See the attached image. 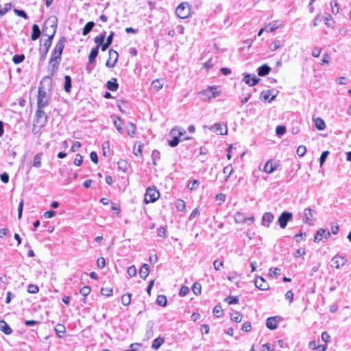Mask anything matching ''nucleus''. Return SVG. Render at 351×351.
<instances>
[{"label": "nucleus", "instance_id": "f257e3e1", "mask_svg": "<svg viewBox=\"0 0 351 351\" xmlns=\"http://www.w3.org/2000/svg\"><path fill=\"white\" fill-rule=\"evenodd\" d=\"M50 24V31L49 33H46L45 34L48 36V38L45 41L43 45L40 48V60L43 61L45 60L47 54L49 51V48L51 47L52 40L56 32L57 27V19L56 17L49 18L45 23L43 32L45 33L47 31L48 27L47 25Z\"/></svg>", "mask_w": 351, "mask_h": 351}, {"label": "nucleus", "instance_id": "f03ea898", "mask_svg": "<svg viewBox=\"0 0 351 351\" xmlns=\"http://www.w3.org/2000/svg\"><path fill=\"white\" fill-rule=\"evenodd\" d=\"M46 82H49V83L51 84V79L49 77H44L39 85L37 97L38 108H44L47 106L50 102V97L47 94L45 88L43 87V83Z\"/></svg>", "mask_w": 351, "mask_h": 351}, {"label": "nucleus", "instance_id": "7ed1b4c3", "mask_svg": "<svg viewBox=\"0 0 351 351\" xmlns=\"http://www.w3.org/2000/svg\"><path fill=\"white\" fill-rule=\"evenodd\" d=\"M47 121L48 116L46 112L43 110V108H38L35 114V119L32 129L33 132L34 133L36 132L35 130L37 127L39 128V130L43 128L46 125Z\"/></svg>", "mask_w": 351, "mask_h": 351}, {"label": "nucleus", "instance_id": "20e7f679", "mask_svg": "<svg viewBox=\"0 0 351 351\" xmlns=\"http://www.w3.org/2000/svg\"><path fill=\"white\" fill-rule=\"evenodd\" d=\"M198 95L202 100L208 101L212 99L219 96L220 91L217 90V88L215 86H211L199 91L198 93Z\"/></svg>", "mask_w": 351, "mask_h": 351}, {"label": "nucleus", "instance_id": "39448f33", "mask_svg": "<svg viewBox=\"0 0 351 351\" xmlns=\"http://www.w3.org/2000/svg\"><path fill=\"white\" fill-rule=\"evenodd\" d=\"M160 197L159 191L156 187H148L146 190L144 201L146 204L156 202Z\"/></svg>", "mask_w": 351, "mask_h": 351}, {"label": "nucleus", "instance_id": "423d86ee", "mask_svg": "<svg viewBox=\"0 0 351 351\" xmlns=\"http://www.w3.org/2000/svg\"><path fill=\"white\" fill-rule=\"evenodd\" d=\"M190 5L188 3H182L176 8L177 16L180 19H186L190 14Z\"/></svg>", "mask_w": 351, "mask_h": 351}, {"label": "nucleus", "instance_id": "0eeeda50", "mask_svg": "<svg viewBox=\"0 0 351 351\" xmlns=\"http://www.w3.org/2000/svg\"><path fill=\"white\" fill-rule=\"evenodd\" d=\"M293 217V214L290 212L285 211L279 216L278 222L281 228L284 229L286 228L288 221H291Z\"/></svg>", "mask_w": 351, "mask_h": 351}, {"label": "nucleus", "instance_id": "6e6552de", "mask_svg": "<svg viewBox=\"0 0 351 351\" xmlns=\"http://www.w3.org/2000/svg\"><path fill=\"white\" fill-rule=\"evenodd\" d=\"M66 42V38L64 36L62 37L56 45V47L53 50L51 56L61 57Z\"/></svg>", "mask_w": 351, "mask_h": 351}, {"label": "nucleus", "instance_id": "1a4fd4ad", "mask_svg": "<svg viewBox=\"0 0 351 351\" xmlns=\"http://www.w3.org/2000/svg\"><path fill=\"white\" fill-rule=\"evenodd\" d=\"M313 210H312L310 208H306L304 209L303 213V217H302V221L308 225L313 224V221L315 220L314 216H313Z\"/></svg>", "mask_w": 351, "mask_h": 351}, {"label": "nucleus", "instance_id": "9d476101", "mask_svg": "<svg viewBox=\"0 0 351 351\" xmlns=\"http://www.w3.org/2000/svg\"><path fill=\"white\" fill-rule=\"evenodd\" d=\"M109 58L106 61V66L108 68H113L118 59V53L114 49H110L108 51Z\"/></svg>", "mask_w": 351, "mask_h": 351}, {"label": "nucleus", "instance_id": "9b49d317", "mask_svg": "<svg viewBox=\"0 0 351 351\" xmlns=\"http://www.w3.org/2000/svg\"><path fill=\"white\" fill-rule=\"evenodd\" d=\"M347 261L348 260L345 256L341 255H336L331 260V266L337 269H339L341 267L343 266L346 263Z\"/></svg>", "mask_w": 351, "mask_h": 351}, {"label": "nucleus", "instance_id": "f8f14e48", "mask_svg": "<svg viewBox=\"0 0 351 351\" xmlns=\"http://www.w3.org/2000/svg\"><path fill=\"white\" fill-rule=\"evenodd\" d=\"M330 236V233L329 231L326 230L323 228H319L314 237V242L319 243L322 241V238L324 237L326 239H328Z\"/></svg>", "mask_w": 351, "mask_h": 351}, {"label": "nucleus", "instance_id": "ddd939ff", "mask_svg": "<svg viewBox=\"0 0 351 351\" xmlns=\"http://www.w3.org/2000/svg\"><path fill=\"white\" fill-rule=\"evenodd\" d=\"M254 285L258 289L265 291L269 289V285L265 279L261 276H258L254 281Z\"/></svg>", "mask_w": 351, "mask_h": 351}, {"label": "nucleus", "instance_id": "4468645a", "mask_svg": "<svg viewBox=\"0 0 351 351\" xmlns=\"http://www.w3.org/2000/svg\"><path fill=\"white\" fill-rule=\"evenodd\" d=\"M273 92H274L273 90H267L263 91L261 94V100L264 101H268V102H271V101H273L276 97V95L272 94Z\"/></svg>", "mask_w": 351, "mask_h": 351}, {"label": "nucleus", "instance_id": "2eb2a0df", "mask_svg": "<svg viewBox=\"0 0 351 351\" xmlns=\"http://www.w3.org/2000/svg\"><path fill=\"white\" fill-rule=\"evenodd\" d=\"M61 61V57L51 56L49 61V65L51 69L52 75L58 70V65Z\"/></svg>", "mask_w": 351, "mask_h": 351}, {"label": "nucleus", "instance_id": "dca6fc26", "mask_svg": "<svg viewBox=\"0 0 351 351\" xmlns=\"http://www.w3.org/2000/svg\"><path fill=\"white\" fill-rule=\"evenodd\" d=\"M274 215L270 212H267L264 213L262 217V225L267 228L270 226V223L274 220Z\"/></svg>", "mask_w": 351, "mask_h": 351}, {"label": "nucleus", "instance_id": "f3484780", "mask_svg": "<svg viewBox=\"0 0 351 351\" xmlns=\"http://www.w3.org/2000/svg\"><path fill=\"white\" fill-rule=\"evenodd\" d=\"M243 80L249 86H252L256 84L261 79L256 77L255 75L252 76L250 74H247L244 76Z\"/></svg>", "mask_w": 351, "mask_h": 351}, {"label": "nucleus", "instance_id": "a211bd4d", "mask_svg": "<svg viewBox=\"0 0 351 351\" xmlns=\"http://www.w3.org/2000/svg\"><path fill=\"white\" fill-rule=\"evenodd\" d=\"M277 167L278 165L274 163L272 160H269L265 163L263 168V171L267 173H271L275 170H276Z\"/></svg>", "mask_w": 351, "mask_h": 351}, {"label": "nucleus", "instance_id": "6ab92c4d", "mask_svg": "<svg viewBox=\"0 0 351 351\" xmlns=\"http://www.w3.org/2000/svg\"><path fill=\"white\" fill-rule=\"evenodd\" d=\"M224 130H225V134H226L228 132V130L226 126L224 128ZM210 130L217 133V134H223V128L222 127V125L219 123H215L213 125H212L210 128Z\"/></svg>", "mask_w": 351, "mask_h": 351}, {"label": "nucleus", "instance_id": "aec40b11", "mask_svg": "<svg viewBox=\"0 0 351 351\" xmlns=\"http://www.w3.org/2000/svg\"><path fill=\"white\" fill-rule=\"evenodd\" d=\"M43 152L36 154L32 161V166L36 168H40L41 167V161L43 158Z\"/></svg>", "mask_w": 351, "mask_h": 351}, {"label": "nucleus", "instance_id": "412c9836", "mask_svg": "<svg viewBox=\"0 0 351 351\" xmlns=\"http://www.w3.org/2000/svg\"><path fill=\"white\" fill-rule=\"evenodd\" d=\"M149 274V267L147 264L144 263L139 271V275L141 278L146 279Z\"/></svg>", "mask_w": 351, "mask_h": 351}, {"label": "nucleus", "instance_id": "4be33fe9", "mask_svg": "<svg viewBox=\"0 0 351 351\" xmlns=\"http://www.w3.org/2000/svg\"><path fill=\"white\" fill-rule=\"evenodd\" d=\"M99 53V46L93 47L88 55V62L93 64Z\"/></svg>", "mask_w": 351, "mask_h": 351}, {"label": "nucleus", "instance_id": "5701e85b", "mask_svg": "<svg viewBox=\"0 0 351 351\" xmlns=\"http://www.w3.org/2000/svg\"><path fill=\"white\" fill-rule=\"evenodd\" d=\"M277 317H271L267 319L266 326L270 330H274L277 328Z\"/></svg>", "mask_w": 351, "mask_h": 351}, {"label": "nucleus", "instance_id": "b1692460", "mask_svg": "<svg viewBox=\"0 0 351 351\" xmlns=\"http://www.w3.org/2000/svg\"><path fill=\"white\" fill-rule=\"evenodd\" d=\"M114 35V33L113 32H111L110 34L108 36L106 43L102 44L101 47L102 51H105L112 44Z\"/></svg>", "mask_w": 351, "mask_h": 351}, {"label": "nucleus", "instance_id": "393cba45", "mask_svg": "<svg viewBox=\"0 0 351 351\" xmlns=\"http://www.w3.org/2000/svg\"><path fill=\"white\" fill-rule=\"evenodd\" d=\"M0 330L5 335H10L12 332V328L3 320L0 321Z\"/></svg>", "mask_w": 351, "mask_h": 351}, {"label": "nucleus", "instance_id": "a878e982", "mask_svg": "<svg viewBox=\"0 0 351 351\" xmlns=\"http://www.w3.org/2000/svg\"><path fill=\"white\" fill-rule=\"evenodd\" d=\"M55 332L56 335L60 337H63L64 335L66 332V328L63 324H58L55 326Z\"/></svg>", "mask_w": 351, "mask_h": 351}, {"label": "nucleus", "instance_id": "bb28decb", "mask_svg": "<svg viewBox=\"0 0 351 351\" xmlns=\"http://www.w3.org/2000/svg\"><path fill=\"white\" fill-rule=\"evenodd\" d=\"M164 342L165 338L162 337H158L153 341L152 348L154 350H158L164 343Z\"/></svg>", "mask_w": 351, "mask_h": 351}, {"label": "nucleus", "instance_id": "cd10ccee", "mask_svg": "<svg viewBox=\"0 0 351 351\" xmlns=\"http://www.w3.org/2000/svg\"><path fill=\"white\" fill-rule=\"evenodd\" d=\"M40 30L39 27L36 24L33 25L32 33L31 35L32 40H36L40 37Z\"/></svg>", "mask_w": 351, "mask_h": 351}, {"label": "nucleus", "instance_id": "c85d7f7f", "mask_svg": "<svg viewBox=\"0 0 351 351\" xmlns=\"http://www.w3.org/2000/svg\"><path fill=\"white\" fill-rule=\"evenodd\" d=\"M106 86L108 89L111 91H115L119 88V84L117 82V79L115 78L112 79V80L108 81Z\"/></svg>", "mask_w": 351, "mask_h": 351}, {"label": "nucleus", "instance_id": "c756f323", "mask_svg": "<svg viewBox=\"0 0 351 351\" xmlns=\"http://www.w3.org/2000/svg\"><path fill=\"white\" fill-rule=\"evenodd\" d=\"M114 119V125L116 127L118 132L121 134L123 132V129L122 128V121L119 117L113 116L112 117Z\"/></svg>", "mask_w": 351, "mask_h": 351}, {"label": "nucleus", "instance_id": "7c9ffc66", "mask_svg": "<svg viewBox=\"0 0 351 351\" xmlns=\"http://www.w3.org/2000/svg\"><path fill=\"white\" fill-rule=\"evenodd\" d=\"M172 136L173 137V139L169 141V145L172 147L177 146L178 144L179 143V142L181 141L182 140H188V139L191 138L190 137H186V138H184L183 139H182V138H180L177 135H172Z\"/></svg>", "mask_w": 351, "mask_h": 351}, {"label": "nucleus", "instance_id": "2f4dec72", "mask_svg": "<svg viewBox=\"0 0 351 351\" xmlns=\"http://www.w3.org/2000/svg\"><path fill=\"white\" fill-rule=\"evenodd\" d=\"M314 122H315V128L318 130H324L325 129L326 123L322 119L317 117L314 119Z\"/></svg>", "mask_w": 351, "mask_h": 351}, {"label": "nucleus", "instance_id": "473e14b6", "mask_svg": "<svg viewBox=\"0 0 351 351\" xmlns=\"http://www.w3.org/2000/svg\"><path fill=\"white\" fill-rule=\"evenodd\" d=\"M271 70V68L267 65L263 64L258 69V74L260 76H265L267 75Z\"/></svg>", "mask_w": 351, "mask_h": 351}, {"label": "nucleus", "instance_id": "72a5a7b5", "mask_svg": "<svg viewBox=\"0 0 351 351\" xmlns=\"http://www.w3.org/2000/svg\"><path fill=\"white\" fill-rule=\"evenodd\" d=\"M95 26V23L93 21H89L88 22L85 26L83 28V30H82V34L84 36H86L88 34H89L90 32V31L93 29V28Z\"/></svg>", "mask_w": 351, "mask_h": 351}, {"label": "nucleus", "instance_id": "f704fd0d", "mask_svg": "<svg viewBox=\"0 0 351 351\" xmlns=\"http://www.w3.org/2000/svg\"><path fill=\"white\" fill-rule=\"evenodd\" d=\"M105 38H106V32H102L99 35L95 37L94 41L95 43L97 44V46H99V48L100 47V46L101 47L102 44H104Z\"/></svg>", "mask_w": 351, "mask_h": 351}, {"label": "nucleus", "instance_id": "c9c22d12", "mask_svg": "<svg viewBox=\"0 0 351 351\" xmlns=\"http://www.w3.org/2000/svg\"><path fill=\"white\" fill-rule=\"evenodd\" d=\"M234 221L237 223L246 222V217H244L243 214L240 212H237L234 216Z\"/></svg>", "mask_w": 351, "mask_h": 351}, {"label": "nucleus", "instance_id": "e433bc0d", "mask_svg": "<svg viewBox=\"0 0 351 351\" xmlns=\"http://www.w3.org/2000/svg\"><path fill=\"white\" fill-rule=\"evenodd\" d=\"M64 90L66 93H70L71 89V78L69 75H66L64 77Z\"/></svg>", "mask_w": 351, "mask_h": 351}, {"label": "nucleus", "instance_id": "4c0bfd02", "mask_svg": "<svg viewBox=\"0 0 351 351\" xmlns=\"http://www.w3.org/2000/svg\"><path fill=\"white\" fill-rule=\"evenodd\" d=\"M127 132L129 136L133 137L134 134L136 133V127L134 124L132 122H129L127 125Z\"/></svg>", "mask_w": 351, "mask_h": 351}, {"label": "nucleus", "instance_id": "58836bf2", "mask_svg": "<svg viewBox=\"0 0 351 351\" xmlns=\"http://www.w3.org/2000/svg\"><path fill=\"white\" fill-rule=\"evenodd\" d=\"M167 300L165 295H159L156 299V303L161 306H165L167 305Z\"/></svg>", "mask_w": 351, "mask_h": 351}, {"label": "nucleus", "instance_id": "ea45409f", "mask_svg": "<svg viewBox=\"0 0 351 351\" xmlns=\"http://www.w3.org/2000/svg\"><path fill=\"white\" fill-rule=\"evenodd\" d=\"M160 153L159 151L154 149L152 153V163L154 165H157V162L160 159Z\"/></svg>", "mask_w": 351, "mask_h": 351}, {"label": "nucleus", "instance_id": "a19ab883", "mask_svg": "<svg viewBox=\"0 0 351 351\" xmlns=\"http://www.w3.org/2000/svg\"><path fill=\"white\" fill-rule=\"evenodd\" d=\"M131 293H125L121 297V303L124 306H128L131 302Z\"/></svg>", "mask_w": 351, "mask_h": 351}, {"label": "nucleus", "instance_id": "79ce46f5", "mask_svg": "<svg viewBox=\"0 0 351 351\" xmlns=\"http://www.w3.org/2000/svg\"><path fill=\"white\" fill-rule=\"evenodd\" d=\"M193 292L195 295H199L201 294L202 285L199 282H195L192 287Z\"/></svg>", "mask_w": 351, "mask_h": 351}, {"label": "nucleus", "instance_id": "37998d69", "mask_svg": "<svg viewBox=\"0 0 351 351\" xmlns=\"http://www.w3.org/2000/svg\"><path fill=\"white\" fill-rule=\"evenodd\" d=\"M25 60L24 54H16L12 57V61L15 64L21 63Z\"/></svg>", "mask_w": 351, "mask_h": 351}, {"label": "nucleus", "instance_id": "c03bdc74", "mask_svg": "<svg viewBox=\"0 0 351 351\" xmlns=\"http://www.w3.org/2000/svg\"><path fill=\"white\" fill-rule=\"evenodd\" d=\"M186 133L185 130H180L179 128H173L171 130V135H177L180 138Z\"/></svg>", "mask_w": 351, "mask_h": 351}, {"label": "nucleus", "instance_id": "a18cd8bd", "mask_svg": "<svg viewBox=\"0 0 351 351\" xmlns=\"http://www.w3.org/2000/svg\"><path fill=\"white\" fill-rule=\"evenodd\" d=\"M281 47V44H280V40H275L274 42H272L270 45H269V49L271 51H274L276 50H277L278 49H279L280 47Z\"/></svg>", "mask_w": 351, "mask_h": 351}, {"label": "nucleus", "instance_id": "49530a36", "mask_svg": "<svg viewBox=\"0 0 351 351\" xmlns=\"http://www.w3.org/2000/svg\"><path fill=\"white\" fill-rule=\"evenodd\" d=\"M243 316L239 312H235L231 315V319L237 323L241 322Z\"/></svg>", "mask_w": 351, "mask_h": 351}, {"label": "nucleus", "instance_id": "de8ad7c7", "mask_svg": "<svg viewBox=\"0 0 351 351\" xmlns=\"http://www.w3.org/2000/svg\"><path fill=\"white\" fill-rule=\"evenodd\" d=\"M152 87L157 91L160 90L163 87V84L160 82V80H155L152 83Z\"/></svg>", "mask_w": 351, "mask_h": 351}, {"label": "nucleus", "instance_id": "09e8293b", "mask_svg": "<svg viewBox=\"0 0 351 351\" xmlns=\"http://www.w3.org/2000/svg\"><path fill=\"white\" fill-rule=\"evenodd\" d=\"M199 181L197 180H193L191 182H189L188 185H187V188L190 190V191H193V190H195L197 188V186H199Z\"/></svg>", "mask_w": 351, "mask_h": 351}, {"label": "nucleus", "instance_id": "8fccbe9b", "mask_svg": "<svg viewBox=\"0 0 351 351\" xmlns=\"http://www.w3.org/2000/svg\"><path fill=\"white\" fill-rule=\"evenodd\" d=\"M119 169L122 170L123 172H126L128 171V163L124 160H121L117 163Z\"/></svg>", "mask_w": 351, "mask_h": 351}, {"label": "nucleus", "instance_id": "3c124183", "mask_svg": "<svg viewBox=\"0 0 351 351\" xmlns=\"http://www.w3.org/2000/svg\"><path fill=\"white\" fill-rule=\"evenodd\" d=\"M143 147V144L139 143L137 145V143H136L134 146V154L136 156L141 155Z\"/></svg>", "mask_w": 351, "mask_h": 351}, {"label": "nucleus", "instance_id": "603ef678", "mask_svg": "<svg viewBox=\"0 0 351 351\" xmlns=\"http://www.w3.org/2000/svg\"><path fill=\"white\" fill-rule=\"evenodd\" d=\"M224 301H226L229 304H235L239 302V299L235 296H228L225 298Z\"/></svg>", "mask_w": 351, "mask_h": 351}, {"label": "nucleus", "instance_id": "864d4df0", "mask_svg": "<svg viewBox=\"0 0 351 351\" xmlns=\"http://www.w3.org/2000/svg\"><path fill=\"white\" fill-rule=\"evenodd\" d=\"M331 12L333 14H337L339 13L338 3L336 1H330Z\"/></svg>", "mask_w": 351, "mask_h": 351}, {"label": "nucleus", "instance_id": "5fc2aeb1", "mask_svg": "<svg viewBox=\"0 0 351 351\" xmlns=\"http://www.w3.org/2000/svg\"><path fill=\"white\" fill-rule=\"evenodd\" d=\"M232 171H233L232 167L230 165H228L223 168V173L227 174V176L225 178V180L226 182L228 180V178H229L230 176L231 175V173H232Z\"/></svg>", "mask_w": 351, "mask_h": 351}, {"label": "nucleus", "instance_id": "6e6d98bb", "mask_svg": "<svg viewBox=\"0 0 351 351\" xmlns=\"http://www.w3.org/2000/svg\"><path fill=\"white\" fill-rule=\"evenodd\" d=\"M280 269L278 267H271L269 269V274L271 277H277L280 275Z\"/></svg>", "mask_w": 351, "mask_h": 351}, {"label": "nucleus", "instance_id": "4d7b16f0", "mask_svg": "<svg viewBox=\"0 0 351 351\" xmlns=\"http://www.w3.org/2000/svg\"><path fill=\"white\" fill-rule=\"evenodd\" d=\"M27 291L29 293H37L39 291V288L36 285H29L27 287Z\"/></svg>", "mask_w": 351, "mask_h": 351}, {"label": "nucleus", "instance_id": "13d9d810", "mask_svg": "<svg viewBox=\"0 0 351 351\" xmlns=\"http://www.w3.org/2000/svg\"><path fill=\"white\" fill-rule=\"evenodd\" d=\"M14 12L17 16H21V17H22V18H23L25 19H29L28 16L27 15V14L25 13V12L24 10H18V9L15 8L14 10Z\"/></svg>", "mask_w": 351, "mask_h": 351}, {"label": "nucleus", "instance_id": "bf43d9fd", "mask_svg": "<svg viewBox=\"0 0 351 351\" xmlns=\"http://www.w3.org/2000/svg\"><path fill=\"white\" fill-rule=\"evenodd\" d=\"M306 152V147L304 145H300L297 149V154L300 157H302Z\"/></svg>", "mask_w": 351, "mask_h": 351}, {"label": "nucleus", "instance_id": "052dcab7", "mask_svg": "<svg viewBox=\"0 0 351 351\" xmlns=\"http://www.w3.org/2000/svg\"><path fill=\"white\" fill-rule=\"evenodd\" d=\"M213 314L217 317H221L223 314V310L221 306L217 305L213 308Z\"/></svg>", "mask_w": 351, "mask_h": 351}, {"label": "nucleus", "instance_id": "680f3d73", "mask_svg": "<svg viewBox=\"0 0 351 351\" xmlns=\"http://www.w3.org/2000/svg\"><path fill=\"white\" fill-rule=\"evenodd\" d=\"M176 206L178 210L182 211L185 209L186 207L185 202L182 199H178L176 202Z\"/></svg>", "mask_w": 351, "mask_h": 351}, {"label": "nucleus", "instance_id": "e2e57ef3", "mask_svg": "<svg viewBox=\"0 0 351 351\" xmlns=\"http://www.w3.org/2000/svg\"><path fill=\"white\" fill-rule=\"evenodd\" d=\"M286 128L283 125H278L276 127V133L278 136H282L285 134Z\"/></svg>", "mask_w": 351, "mask_h": 351}, {"label": "nucleus", "instance_id": "0e129e2a", "mask_svg": "<svg viewBox=\"0 0 351 351\" xmlns=\"http://www.w3.org/2000/svg\"><path fill=\"white\" fill-rule=\"evenodd\" d=\"M101 293L105 296H110L112 294V289L109 287L101 288Z\"/></svg>", "mask_w": 351, "mask_h": 351}, {"label": "nucleus", "instance_id": "69168bd1", "mask_svg": "<svg viewBox=\"0 0 351 351\" xmlns=\"http://www.w3.org/2000/svg\"><path fill=\"white\" fill-rule=\"evenodd\" d=\"M90 292V287L89 286H84L80 290V293L83 296H87Z\"/></svg>", "mask_w": 351, "mask_h": 351}, {"label": "nucleus", "instance_id": "338daca9", "mask_svg": "<svg viewBox=\"0 0 351 351\" xmlns=\"http://www.w3.org/2000/svg\"><path fill=\"white\" fill-rule=\"evenodd\" d=\"M97 265L99 269H103L106 265V260L104 257H99L97 261Z\"/></svg>", "mask_w": 351, "mask_h": 351}, {"label": "nucleus", "instance_id": "774afa93", "mask_svg": "<svg viewBox=\"0 0 351 351\" xmlns=\"http://www.w3.org/2000/svg\"><path fill=\"white\" fill-rule=\"evenodd\" d=\"M223 266V263L222 261H219L218 259L215 260L213 263V267L215 270L219 271L221 267Z\"/></svg>", "mask_w": 351, "mask_h": 351}]
</instances>
